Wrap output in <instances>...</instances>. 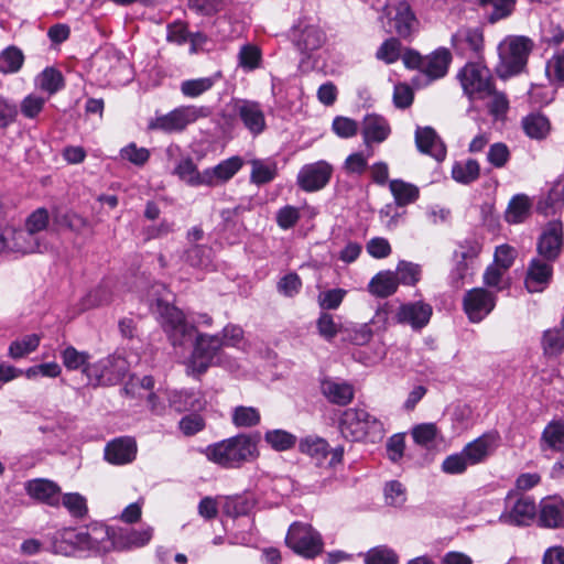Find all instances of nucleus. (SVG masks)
Here are the masks:
<instances>
[{
	"label": "nucleus",
	"mask_w": 564,
	"mask_h": 564,
	"mask_svg": "<svg viewBox=\"0 0 564 564\" xmlns=\"http://www.w3.org/2000/svg\"><path fill=\"white\" fill-rule=\"evenodd\" d=\"M258 456L257 441L248 434L235 435L206 448L208 460L224 468H240L246 463L257 459Z\"/></svg>",
	"instance_id": "obj_1"
},
{
	"label": "nucleus",
	"mask_w": 564,
	"mask_h": 564,
	"mask_svg": "<svg viewBox=\"0 0 564 564\" xmlns=\"http://www.w3.org/2000/svg\"><path fill=\"white\" fill-rule=\"evenodd\" d=\"M109 536L104 525H90L82 529L64 528L51 536V551L69 556L77 551H99L100 544Z\"/></svg>",
	"instance_id": "obj_2"
},
{
	"label": "nucleus",
	"mask_w": 564,
	"mask_h": 564,
	"mask_svg": "<svg viewBox=\"0 0 564 564\" xmlns=\"http://www.w3.org/2000/svg\"><path fill=\"white\" fill-rule=\"evenodd\" d=\"M339 431L344 438L351 442L369 441L376 443L383 438V423L365 409L349 408L339 419Z\"/></svg>",
	"instance_id": "obj_3"
},
{
	"label": "nucleus",
	"mask_w": 564,
	"mask_h": 564,
	"mask_svg": "<svg viewBox=\"0 0 564 564\" xmlns=\"http://www.w3.org/2000/svg\"><path fill=\"white\" fill-rule=\"evenodd\" d=\"M533 43L529 37L509 35L498 45V73L501 77L519 74L527 65Z\"/></svg>",
	"instance_id": "obj_4"
},
{
	"label": "nucleus",
	"mask_w": 564,
	"mask_h": 564,
	"mask_svg": "<svg viewBox=\"0 0 564 564\" xmlns=\"http://www.w3.org/2000/svg\"><path fill=\"white\" fill-rule=\"evenodd\" d=\"M464 94L470 100L486 99L494 91L490 69L481 62H468L457 74Z\"/></svg>",
	"instance_id": "obj_5"
},
{
	"label": "nucleus",
	"mask_w": 564,
	"mask_h": 564,
	"mask_svg": "<svg viewBox=\"0 0 564 564\" xmlns=\"http://www.w3.org/2000/svg\"><path fill=\"white\" fill-rule=\"evenodd\" d=\"M212 110L207 106H180L172 111L156 116L149 123V129L160 130L166 133L181 132L198 119L207 118Z\"/></svg>",
	"instance_id": "obj_6"
},
{
	"label": "nucleus",
	"mask_w": 564,
	"mask_h": 564,
	"mask_svg": "<svg viewBox=\"0 0 564 564\" xmlns=\"http://www.w3.org/2000/svg\"><path fill=\"white\" fill-rule=\"evenodd\" d=\"M286 545L296 554L314 558L323 551L321 534L308 523L294 522L290 525L285 536Z\"/></svg>",
	"instance_id": "obj_7"
},
{
	"label": "nucleus",
	"mask_w": 564,
	"mask_h": 564,
	"mask_svg": "<svg viewBox=\"0 0 564 564\" xmlns=\"http://www.w3.org/2000/svg\"><path fill=\"white\" fill-rule=\"evenodd\" d=\"M161 325L173 346H182L195 333V325L187 323L177 307L159 303Z\"/></svg>",
	"instance_id": "obj_8"
},
{
	"label": "nucleus",
	"mask_w": 564,
	"mask_h": 564,
	"mask_svg": "<svg viewBox=\"0 0 564 564\" xmlns=\"http://www.w3.org/2000/svg\"><path fill=\"white\" fill-rule=\"evenodd\" d=\"M126 360L119 356H108L85 369L88 382L94 386H111L126 375Z\"/></svg>",
	"instance_id": "obj_9"
},
{
	"label": "nucleus",
	"mask_w": 564,
	"mask_h": 564,
	"mask_svg": "<svg viewBox=\"0 0 564 564\" xmlns=\"http://www.w3.org/2000/svg\"><path fill=\"white\" fill-rule=\"evenodd\" d=\"M535 514L536 506L532 498L524 495L509 494L506 498L505 511L499 517V522L523 527L530 524Z\"/></svg>",
	"instance_id": "obj_10"
},
{
	"label": "nucleus",
	"mask_w": 564,
	"mask_h": 564,
	"mask_svg": "<svg viewBox=\"0 0 564 564\" xmlns=\"http://www.w3.org/2000/svg\"><path fill=\"white\" fill-rule=\"evenodd\" d=\"M221 347L223 340L219 335L198 334L188 361V369L195 375L204 373L212 366Z\"/></svg>",
	"instance_id": "obj_11"
},
{
	"label": "nucleus",
	"mask_w": 564,
	"mask_h": 564,
	"mask_svg": "<svg viewBox=\"0 0 564 564\" xmlns=\"http://www.w3.org/2000/svg\"><path fill=\"white\" fill-rule=\"evenodd\" d=\"M232 116L254 137L265 128V116L260 102L250 99H235L231 102Z\"/></svg>",
	"instance_id": "obj_12"
},
{
	"label": "nucleus",
	"mask_w": 564,
	"mask_h": 564,
	"mask_svg": "<svg viewBox=\"0 0 564 564\" xmlns=\"http://www.w3.org/2000/svg\"><path fill=\"white\" fill-rule=\"evenodd\" d=\"M299 447L303 454L312 457L318 466L334 467L341 462L344 456L341 446L330 449L326 440L313 435L301 440Z\"/></svg>",
	"instance_id": "obj_13"
},
{
	"label": "nucleus",
	"mask_w": 564,
	"mask_h": 564,
	"mask_svg": "<svg viewBox=\"0 0 564 564\" xmlns=\"http://www.w3.org/2000/svg\"><path fill=\"white\" fill-rule=\"evenodd\" d=\"M496 306V294L484 289L475 288L466 292L463 307L469 322L480 323Z\"/></svg>",
	"instance_id": "obj_14"
},
{
	"label": "nucleus",
	"mask_w": 564,
	"mask_h": 564,
	"mask_svg": "<svg viewBox=\"0 0 564 564\" xmlns=\"http://www.w3.org/2000/svg\"><path fill=\"white\" fill-rule=\"evenodd\" d=\"M457 55L467 58H480L484 52V33L479 28H459L451 39Z\"/></svg>",
	"instance_id": "obj_15"
},
{
	"label": "nucleus",
	"mask_w": 564,
	"mask_h": 564,
	"mask_svg": "<svg viewBox=\"0 0 564 564\" xmlns=\"http://www.w3.org/2000/svg\"><path fill=\"white\" fill-rule=\"evenodd\" d=\"M333 174V166L326 161L305 164L297 174V185L305 192L324 188Z\"/></svg>",
	"instance_id": "obj_16"
},
{
	"label": "nucleus",
	"mask_w": 564,
	"mask_h": 564,
	"mask_svg": "<svg viewBox=\"0 0 564 564\" xmlns=\"http://www.w3.org/2000/svg\"><path fill=\"white\" fill-rule=\"evenodd\" d=\"M388 17L393 31L402 39H410L417 30V19L406 0H401L388 8Z\"/></svg>",
	"instance_id": "obj_17"
},
{
	"label": "nucleus",
	"mask_w": 564,
	"mask_h": 564,
	"mask_svg": "<svg viewBox=\"0 0 564 564\" xmlns=\"http://www.w3.org/2000/svg\"><path fill=\"white\" fill-rule=\"evenodd\" d=\"M563 248V225L560 219L549 221L538 241V252L547 261H554Z\"/></svg>",
	"instance_id": "obj_18"
},
{
	"label": "nucleus",
	"mask_w": 564,
	"mask_h": 564,
	"mask_svg": "<svg viewBox=\"0 0 564 564\" xmlns=\"http://www.w3.org/2000/svg\"><path fill=\"white\" fill-rule=\"evenodd\" d=\"M499 434L489 432L469 442L462 449L470 466L486 462L499 445Z\"/></svg>",
	"instance_id": "obj_19"
},
{
	"label": "nucleus",
	"mask_w": 564,
	"mask_h": 564,
	"mask_svg": "<svg viewBox=\"0 0 564 564\" xmlns=\"http://www.w3.org/2000/svg\"><path fill=\"white\" fill-rule=\"evenodd\" d=\"M138 446L133 437L121 436L108 442L105 446V459L111 465L131 464L137 457Z\"/></svg>",
	"instance_id": "obj_20"
},
{
	"label": "nucleus",
	"mask_w": 564,
	"mask_h": 564,
	"mask_svg": "<svg viewBox=\"0 0 564 564\" xmlns=\"http://www.w3.org/2000/svg\"><path fill=\"white\" fill-rule=\"evenodd\" d=\"M432 313L430 304L417 301L402 304L395 313V319L399 324H406L412 329L420 330L429 324Z\"/></svg>",
	"instance_id": "obj_21"
},
{
	"label": "nucleus",
	"mask_w": 564,
	"mask_h": 564,
	"mask_svg": "<svg viewBox=\"0 0 564 564\" xmlns=\"http://www.w3.org/2000/svg\"><path fill=\"white\" fill-rule=\"evenodd\" d=\"M26 494L45 505L57 507L61 503V488L52 480L36 478L26 481Z\"/></svg>",
	"instance_id": "obj_22"
},
{
	"label": "nucleus",
	"mask_w": 564,
	"mask_h": 564,
	"mask_svg": "<svg viewBox=\"0 0 564 564\" xmlns=\"http://www.w3.org/2000/svg\"><path fill=\"white\" fill-rule=\"evenodd\" d=\"M391 133L388 120L377 113L364 117L361 122V135L364 143L370 147L372 143H382Z\"/></svg>",
	"instance_id": "obj_23"
},
{
	"label": "nucleus",
	"mask_w": 564,
	"mask_h": 564,
	"mask_svg": "<svg viewBox=\"0 0 564 564\" xmlns=\"http://www.w3.org/2000/svg\"><path fill=\"white\" fill-rule=\"evenodd\" d=\"M6 232L9 237V251L21 253L43 252L47 249L45 243H42L37 236L28 229L15 230L6 227Z\"/></svg>",
	"instance_id": "obj_24"
},
{
	"label": "nucleus",
	"mask_w": 564,
	"mask_h": 564,
	"mask_svg": "<svg viewBox=\"0 0 564 564\" xmlns=\"http://www.w3.org/2000/svg\"><path fill=\"white\" fill-rule=\"evenodd\" d=\"M294 41L301 52H313L323 46L326 41L325 33L314 24L302 22L294 29Z\"/></svg>",
	"instance_id": "obj_25"
},
{
	"label": "nucleus",
	"mask_w": 564,
	"mask_h": 564,
	"mask_svg": "<svg viewBox=\"0 0 564 564\" xmlns=\"http://www.w3.org/2000/svg\"><path fill=\"white\" fill-rule=\"evenodd\" d=\"M415 143L422 153L431 155L436 161H443L446 156L444 143L431 127H419L416 129Z\"/></svg>",
	"instance_id": "obj_26"
},
{
	"label": "nucleus",
	"mask_w": 564,
	"mask_h": 564,
	"mask_svg": "<svg viewBox=\"0 0 564 564\" xmlns=\"http://www.w3.org/2000/svg\"><path fill=\"white\" fill-rule=\"evenodd\" d=\"M543 258L533 259L525 276V288L530 293L542 292L552 278V264Z\"/></svg>",
	"instance_id": "obj_27"
},
{
	"label": "nucleus",
	"mask_w": 564,
	"mask_h": 564,
	"mask_svg": "<svg viewBox=\"0 0 564 564\" xmlns=\"http://www.w3.org/2000/svg\"><path fill=\"white\" fill-rule=\"evenodd\" d=\"M242 159L240 156H231L221 161L214 167L205 170V186H217L228 182L242 167Z\"/></svg>",
	"instance_id": "obj_28"
},
{
	"label": "nucleus",
	"mask_w": 564,
	"mask_h": 564,
	"mask_svg": "<svg viewBox=\"0 0 564 564\" xmlns=\"http://www.w3.org/2000/svg\"><path fill=\"white\" fill-rule=\"evenodd\" d=\"M206 400L202 392L194 390H173L170 397V408L176 412H199L205 409Z\"/></svg>",
	"instance_id": "obj_29"
},
{
	"label": "nucleus",
	"mask_w": 564,
	"mask_h": 564,
	"mask_svg": "<svg viewBox=\"0 0 564 564\" xmlns=\"http://www.w3.org/2000/svg\"><path fill=\"white\" fill-rule=\"evenodd\" d=\"M451 62L452 54L449 50L440 47L424 57L422 73L426 75L430 80L442 78L447 74Z\"/></svg>",
	"instance_id": "obj_30"
},
{
	"label": "nucleus",
	"mask_w": 564,
	"mask_h": 564,
	"mask_svg": "<svg viewBox=\"0 0 564 564\" xmlns=\"http://www.w3.org/2000/svg\"><path fill=\"white\" fill-rule=\"evenodd\" d=\"M540 524L546 528L564 525V502L558 497L542 499L540 503Z\"/></svg>",
	"instance_id": "obj_31"
},
{
	"label": "nucleus",
	"mask_w": 564,
	"mask_h": 564,
	"mask_svg": "<svg viewBox=\"0 0 564 564\" xmlns=\"http://www.w3.org/2000/svg\"><path fill=\"white\" fill-rule=\"evenodd\" d=\"M321 388L325 398L338 405H346L354 398V389L346 382L327 379L322 382Z\"/></svg>",
	"instance_id": "obj_32"
},
{
	"label": "nucleus",
	"mask_w": 564,
	"mask_h": 564,
	"mask_svg": "<svg viewBox=\"0 0 564 564\" xmlns=\"http://www.w3.org/2000/svg\"><path fill=\"white\" fill-rule=\"evenodd\" d=\"M398 278L394 272L387 270L377 273L368 284V291L377 297H388L398 290Z\"/></svg>",
	"instance_id": "obj_33"
},
{
	"label": "nucleus",
	"mask_w": 564,
	"mask_h": 564,
	"mask_svg": "<svg viewBox=\"0 0 564 564\" xmlns=\"http://www.w3.org/2000/svg\"><path fill=\"white\" fill-rule=\"evenodd\" d=\"M390 192L394 198V203L399 207L413 204L420 196V189L416 185L408 183L403 180H391L389 182Z\"/></svg>",
	"instance_id": "obj_34"
},
{
	"label": "nucleus",
	"mask_w": 564,
	"mask_h": 564,
	"mask_svg": "<svg viewBox=\"0 0 564 564\" xmlns=\"http://www.w3.org/2000/svg\"><path fill=\"white\" fill-rule=\"evenodd\" d=\"M541 449L554 452L564 451V422L552 421L543 430L541 435Z\"/></svg>",
	"instance_id": "obj_35"
},
{
	"label": "nucleus",
	"mask_w": 564,
	"mask_h": 564,
	"mask_svg": "<svg viewBox=\"0 0 564 564\" xmlns=\"http://www.w3.org/2000/svg\"><path fill=\"white\" fill-rule=\"evenodd\" d=\"M219 78L220 74H215L207 77L186 79L181 83L180 90L186 98H198L209 91Z\"/></svg>",
	"instance_id": "obj_36"
},
{
	"label": "nucleus",
	"mask_w": 564,
	"mask_h": 564,
	"mask_svg": "<svg viewBox=\"0 0 564 564\" xmlns=\"http://www.w3.org/2000/svg\"><path fill=\"white\" fill-rule=\"evenodd\" d=\"M35 85L51 97L63 89L65 82L63 74L58 69L46 67L36 76Z\"/></svg>",
	"instance_id": "obj_37"
},
{
	"label": "nucleus",
	"mask_w": 564,
	"mask_h": 564,
	"mask_svg": "<svg viewBox=\"0 0 564 564\" xmlns=\"http://www.w3.org/2000/svg\"><path fill=\"white\" fill-rule=\"evenodd\" d=\"M480 175L479 163L474 159L458 161L453 164L452 177L460 184L467 185L475 182Z\"/></svg>",
	"instance_id": "obj_38"
},
{
	"label": "nucleus",
	"mask_w": 564,
	"mask_h": 564,
	"mask_svg": "<svg viewBox=\"0 0 564 564\" xmlns=\"http://www.w3.org/2000/svg\"><path fill=\"white\" fill-rule=\"evenodd\" d=\"M174 174L191 186L205 185V170L199 172L191 158L181 160L174 169Z\"/></svg>",
	"instance_id": "obj_39"
},
{
	"label": "nucleus",
	"mask_w": 564,
	"mask_h": 564,
	"mask_svg": "<svg viewBox=\"0 0 564 564\" xmlns=\"http://www.w3.org/2000/svg\"><path fill=\"white\" fill-rule=\"evenodd\" d=\"M522 128L528 137L543 139L550 131V122L544 115L534 112L522 119Z\"/></svg>",
	"instance_id": "obj_40"
},
{
	"label": "nucleus",
	"mask_w": 564,
	"mask_h": 564,
	"mask_svg": "<svg viewBox=\"0 0 564 564\" xmlns=\"http://www.w3.org/2000/svg\"><path fill=\"white\" fill-rule=\"evenodd\" d=\"M153 536V528L150 525L142 527L141 529H130L121 532L118 542L128 549L142 547L147 545Z\"/></svg>",
	"instance_id": "obj_41"
},
{
	"label": "nucleus",
	"mask_w": 564,
	"mask_h": 564,
	"mask_svg": "<svg viewBox=\"0 0 564 564\" xmlns=\"http://www.w3.org/2000/svg\"><path fill=\"white\" fill-rule=\"evenodd\" d=\"M530 200L525 195H516L509 202L505 218L509 224H520L529 215Z\"/></svg>",
	"instance_id": "obj_42"
},
{
	"label": "nucleus",
	"mask_w": 564,
	"mask_h": 564,
	"mask_svg": "<svg viewBox=\"0 0 564 564\" xmlns=\"http://www.w3.org/2000/svg\"><path fill=\"white\" fill-rule=\"evenodd\" d=\"M63 365L68 370H82L85 375V369L91 366L89 362L90 356L86 351H79L74 346H67L61 351Z\"/></svg>",
	"instance_id": "obj_43"
},
{
	"label": "nucleus",
	"mask_w": 564,
	"mask_h": 564,
	"mask_svg": "<svg viewBox=\"0 0 564 564\" xmlns=\"http://www.w3.org/2000/svg\"><path fill=\"white\" fill-rule=\"evenodd\" d=\"M546 357H558L564 352V334L557 328L546 329L541 340Z\"/></svg>",
	"instance_id": "obj_44"
},
{
	"label": "nucleus",
	"mask_w": 564,
	"mask_h": 564,
	"mask_svg": "<svg viewBox=\"0 0 564 564\" xmlns=\"http://www.w3.org/2000/svg\"><path fill=\"white\" fill-rule=\"evenodd\" d=\"M261 415L257 408L238 405L232 409L231 422L236 427L248 429L260 423Z\"/></svg>",
	"instance_id": "obj_45"
},
{
	"label": "nucleus",
	"mask_w": 564,
	"mask_h": 564,
	"mask_svg": "<svg viewBox=\"0 0 564 564\" xmlns=\"http://www.w3.org/2000/svg\"><path fill=\"white\" fill-rule=\"evenodd\" d=\"M40 336L29 334L12 341L9 346V356L13 359H20L34 351L40 345Z\"/></svg>",
	"instance_id": "obj_46"
},
{
	"label": "nucleus",
	"mask_w": 564,
	"mask_h": 564,
	"mask_svg": "<svg viewBox=\"0 0 564 564\" xmlns=\"http://www.w3.org/2000/svg\"><path fill=\"white\" fill-rule=\"evenodd\" d=\"M251 167L250 178L257 185L267 184L276 176V164L274 162L253 160Z\"/></svg>",
	"instance_id": "obj_47"
},
{
	"label": "nucleus",
	"mask_w": 564,
	"mask_h": 564,
	"mask_svg": "<svg viewBox=\"0 0 564 564\" xmlns=\"http://www.w3.org/2000/svg\"><path fill=\"white\" fill-rule=\"evenodd\" d=\"M394 274L398 278V284L413 286L421 280L422 270L416 263L401 260L397 265Z\"/></svg>",
	"instance_id": "obj_48"
},
{
	"label": "nucleus",
	"mask_w": 564,
	"mask_h": 564,
	"mask_svg": "<svg viewBox=\"0 0 564 564\" xmlns=\"http://www.w3.org/2000/svg\"><path fill=\"white\" fill-rule=\"evenodd\" d=\"M264 441L278 452H284L294 447L296 436L284 430H271L265 432Z\"/></svg>",
	"instance_id": "obj_49"
},
{
	"label": "nucleus",
	"mask_w": 564,
	"mask_h": 564,
	"mask_svg": "<svg viewBox=\"0 0 564 564\" xmlns=\"http://www.w3.org/2000/svg\"><path fill=\"white\" fill-rule=\"evenodd\" d=\"M348 291L341 288L326 289L319 291L317 295L318 306L323 311H335L341 305Z\"/></svg>",
	"instance_id": "obj_50"
},
{
	"label": "nucleus",
	"mask_w": 564,
	"mask_h": 564,
	"mask_svg": "<svg viewBox=\"0 0 564 564\" xmlns=\"http://www.w3.org/2000/svg\"><path fill=\"white\" fill-rule=\"evenodd\" d=\"M399 556L387 545L370 549L365 555V564H398Z\"/></svg>",
	"instance_id": "obj_51"
},
{
	"label": "nucleus",
	"mask_w": 564,
	"mask_h": 564,
	"mask_svg": "<svg viewBox=\"0 0 564 564\" xmlns=\"http://www.w3.org/2000/svg\"><path fill=\"white\" fill-rule=\"evenodd\" d=\"M24 56L21 50L11 46L0 56V72L4 74L17 73L23 65Z\"/></svg>",
	"instance_id": "obj_52"
},
{
	"label": "nucleus",
	"mask_w": 564,
	"mask_h": 564,
	"mask_svg": "<svg viewBox=\"0 0 564 564\" xmlns=\"http://www.w3.org/2000/svg\"><path fill=\"white\" fill-rule=\"evenodd\" d=\"M481 7H492L489 15L491 23L508 18L516 8V0H478Z\"/></svg>",
	"instance_id": "obj_53"
},
{
	"label": "nucleus",
	"mask_w": 564,
	"mask_h": 564,
	"mask_svg": "<svg viewBox=\"0 0 564 564\" xmlns=\"http://www.w3.org/2000/svg\"><path fill=\"white\" fill-rule=\"evenodd\" d=\"M344 339L357 345L364 346L372 338V330L368 324L344 326Z\"/></svg>",
	"instance_id": "obj_54"
},
{
	"label": "nucleus",
	"mask_w": 564,
	"mask_h": 564,
	"mask_svg": "<svg viewBox=\"0 0 564 564\" xmlns=\"http://www.w3.org/2000/svg\"><path fill=\"white\" fill-rule=\"evenodd\" d=\"M150 151L147 148L138 147L134 142L129 143L120 150V158L135 166H144L150 159Z\"/></svg>",
	"instance_id": "obj_55"
},
{
	"label": "nucleus",
	"mask_w": 564,
	"mask_h": 564,
	"mask_svg": "<svg viewBox=\"0 0 564 564\" xmlns=\"http://www.w3.org/2000/svg\"><path fill=\"white\" fill-rule=\"evenodd\" d=\"M316 327L318 330V334L325 338L326 340L330 341L336 337L337 334H343L344 326L340 324H337L333 317V315L324 312L319 315Z\"/></svg>",
	"instance_id": "obj_56"
},
{
	"label": "nucleus",
	"mask_w": 564,
	"mask_h": 564,
	"mask_svg": "<svg viewBox=\"0 0 564 564\" xmlns=\"http://www.w3.org/2000/svg\"><path fill=\"white\" fill-rule=\"evenodd\" d=\"M55 223L68 228L69 230L82 234L90 228V223L79 214L68 212L63 215H56Z\"/></svg>",
	"instance_id": "obj_57"
},
{
	"label": "nucleus",
	"mask_w": 564,
	"mask_h": 564,
	"mask_svg": "<svg viewBox=\"0 0 564 564\" xmlns=\"http://www.w3.org/2000/svg\"><path fill=\"white\" fill-rule=\"evenodd\" d=\"M18 116V104L12 98L0 95V129H7L13 124Z\"/></svg>",
	"instance_id": "obj_58"
},
{
	"label": "nucleus",
	"mask_w": 564,
	"mask_h": 564,
	"mask_svg": "<svg viewBox=\"0 0 564 564\" xmlns=\"http://www.w3.org/2000/svg\"><path fill=\"white\" fill-rule=\"evenodd\" d=\"M545 73L550 82L564 85V48L546 62Z\"/></svg>",
	"instance_id": "obj_59"
},
{
	"label": "nucleus",
	"mask_w": 564,
	"mask_h": 564,
	"mask_svg": "<svg viewBox=\"0 0 564 564\" xmlns=\"http://www.w3.org/2000/svg\"><path fill=\"white\" fill-rule=\"evenodd\" d=\"M225 0H187V7L202 17H212L223 10Z\"/></svg>",
	"instance_id": "obj_60"
},
{
	"label": "nucleus",
	"mask_w": 564,
	"mask_h": 564,
	"mask_svg": "<svg viewBox=\"0 0 564 564\" xmlns=\"http://www.w3.org/2000/svg\"><path fill=\"white\" fill-rule=\"evenodd\" d=\"M46 100L47 99L44 97L30 94L22 99L20 104V111L23 117L28 119H36L37 116L42 112Z\"/></svg>",
	"instance_id": "obj_61"
},
{
	"label": "nucleus",
	"mask_w": 564,
	"mask_h": 564,
	"mask_svg": "<svg viewBox=\"0 0 564 564\" xmlns=\"http://www.w3.org/2000/svg\"><path fill=\"white\" fill-rule=\"evenodd\" d=\"M511 153L506 143L496 142L489 147L487 161L496 169L505 167L510 161Z\"/></svg>",
	"instance_id": "obj_62"
},
{
	"label": "nucleus",
	"mask_w": 564,
	"mask_h": 564,
	"mask_svg": "<svg viewBox=\"0 0 564 564\" xmlns=\"http://www.w3.org/2000/svg\"><path fill=\"white\" fill-rule=\"evenodd\" d=\"M62 503L75 518H83L88 510L86 498L78 492L65 494Z\"/></svg>",
	"instance_id": "obj_63"
},
{
	"label": "nucleus",
	"mask_w": 564,
	"mask_h": 564,
	"mask_svg": "<svg viewBox=\"0 0 564 564\" xmlns=\"http://www.w3.org/2000/svg\"><path fill=\"white\" fill-rule=\"evenodd\" d=\"M401 54V43L398 39L390 37L386 40L378 48L376 56L386 64L397 62Z\"/></svg>",
	"instance_id": "obj_64"
}]
</instances>
